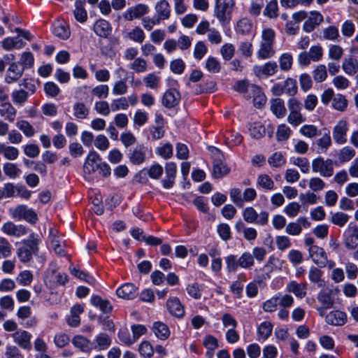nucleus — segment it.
Returning <instances> with one entry per match:
<instances>
[{
  "label": "nucleus",
  "instance_id": "f257e3e1",
  "mask_svg": "<svg viewBox=\"0 0 358 358\" xmlns=\"http://www.w3.org/2000/svg\"><path fill=\"white\" fill-rule=\"evenodd\" d=\"M41 238L38 234L31 233L29 237L21 241V245L17 249V256L23 263L29 262L33 255H36L39 250Z\"/></svg>",
  "mask_w": 358,
  "mask_h": 358
},
{
  "label": "nucleus",
  "instance_id": "f03ea898",
  "mask_svg": "<svg viewBox=\"0 0 358 358\" xmlns=\"http://www.w3.org/2000/svg\"><path fill=\"white\" fill-rule=\"evenodd\" d=\"M275 37V33L271 28L263 29L259 49L257 51V56L259 59H266L274 56L275 54L273 48Z\"/></svg>",
  "mask_w": 358,
  "mask_h": 358
},
{
  "label": "nucleus",
  "instance_id": "7ed1b4c3",
  "mask_svg": "<svg viewBox=\"0 0 358 358\" xmlns=\"http://www.w3.org/2000/svg\"><path fill=\"white\" fill-rule=\"evenodd\" d=\"M233 6V0L216 1L214 15L222 24H227L230 22Z\"/></svg>",
  "mask_w": 358,
  "mask_h": 358
},
{
  "label": "nucleus",
  "instance_id": "20e7f679",
  "mask_svg": "<svg viewBox=\"0 0 358 358\" xmlns=\"http://www.w3.org/2000/svg\"><path fill=\"white\" fill-rule=\"evenodd\" d=\"M289 115L287 117V122L294 125L298 126L305 121V118L301 113V103L295 98H291L287 102Z\"/></svg>",
  "mask_w": 358,
  "mask_h": 358
},
{
  "label": "nucleus",
  "instance_id": "39448f33",
  "mask_svg": "<svg viewBox=\"0 0 358 358\" xmlns=\"http://www.w3.org/2000/svg\"><path fill=\"white\" fill-rule=\"evenodd\" d=\"M312 169L315 173H319L322 176L329 178L334 174V164L330 159H324L317 157L312 162Z\"/></svg>",
  "mask_w": 358,
  "mask_h": 358
},
{
  "label": "nucleus",
  "instance_id": "423d86ee",
  "mask_svg": "<svg viewBox=\"0 0 358 358\" xmlns=\"http://www.w3.org/2000/svg\"><path fill=\"white\" fill-rule=\"evenodd\" d=\"M244 220L248 223H255L259 225H266L268 221V213L262 211L259 214L252 207H247L243 211Z\"/></svg>",
  "mask_w": 358,
  "mask_h": 358
},
{
  "label": "nucleus",
  "instance_id": "0eeeda50",
  "mask_svg": "<svg viewBox=\"0 0 358 358\" xmlns=\"http://www.w3.org/2000/svg\"><path fill=\"white\" fill-rule=\"evenodd\" d=\"M13 218L18 220H24L30 223H35L38 220L36 213L27 206L19 205L10 210Z\"/></svg>",
  "mask_w": 358,
  "mask_h": 358
},
{
  "label": "nucleus",
  "instance_id": "6e6552de",
  "mask_svg": "<svg viewBox=\"0 0 358 358\" xmlns=\"http://www.w3.org/2000/svg\"><path fill=\"white\" fill-rule=\"evenodd\" d=\"M349 131V123L341 120L334 125L332 129V136L336 143L343 145L347 142V134Z\"/></svg>",
  "mask_w": 358,
  "mask_h": 358
},
{
  "label": "nucleus",
  "instance_id": "1a4fd4ad",
  "mask_svg": "<svg viewBox=\"0 0 358 358\" xmlns=\"http://www.w3.org/2000/svg\"><path fill=\"white\" fill-rule=\"evenodd\" d=\"M29 229L22 224H15L11 221L4 223L1 227V231L9 236L20 238L29 233Z\"/></svg>",
  "mask_w": 358,
  "mask_h": 358
},
{
  "label": "nucleus",
  "instance_id": "9d476101",
  "mask_svg": "<svg viewBox=\"0 0 358 358\" xmlns=\"http://www.w3.org/2000/svg\"><path fill=\"white\" fill-rule=\"evenodd\" d=\"M278 71V66L275 62L269 61L263 66H255L254 73L259 78L273 76Z\"/></svg>",
  "mask_w": 358,
  "mask_h": 358
},
{
  "label": "nucleus",
  "instance_id": "9b49d317",
  "mask_svg": "<svg viewBox=\"0 0 358 358\" xmlns=\"http://www.w3.org/2000/svg\"><path fill=\"white\" fill-rule=\"evenodd\" d=\"M14 342L21 348L29 350L31 348V334L22 329L16 331L12 334Z\"/></svg>",
  "mask_w": 358,
  "mask_h": 358
},
{
  "label": "nucleus",
  "instance_id": "f8f14e48",
  "mask_svg": "<svg viewBox=\"0 0 358 358\" xmlns=\"http://www.w3.org/2000/svg\"><path fill=\"white\" fill-rule=\"evenodd\" d=\"M149 12V7L143 3H138L134 6L128 8L123 14V17L128 21H132L134 19L140 18Z\"/></svg>",
  "mask_w": 358,
  "mask_h": 358
},
{
  "label": "nucleus",
  "instance_id": "ddd939ff",
  "mask_svg": "<svg viewBox=\"0 0 358 358\" xmlns=\"http://www.w3.org/2000/svg\"><path fill=\"white\" fill-rule=\"evenodd\" d=\"M309 255L313 261L320 267H324L327 264V256L322 248L317 245L309 248Z\"/></svg>",
  "mask_w": 358,
  "mask_h": 358
},
{
  "label": "nucleus",
  "instance_id": "4468645a",
  "mask_svg": "<svg viewBox=\"0 0 358 358\" xmlns=\"http://www.w3.org/2000/svg\"><path fill=\"white\" fill-rule=\"evenodd\" d=\"M24 68L20 67L17 62H12L7 69L5 81L8 84L17 81L23 75Z\"/></svg>",
  "mask_w": 358,
  "mask_h": 358
},
{
  "label": "nucleus",
  "instance_id": "2eb2a0df",
  "mask_svg": "<svg viewBox=\"0 0 358 358\" xmlns=\"http://www.w3.org/2000/svg\"><path fill=\"white\" fill-rule=\"evenodd\" d=\"M101 161L100 155L95 151L92 150L87 155L83 166V171L85 174H92L96 171V165Z\"/></svg>",
  "mask_w": 358,
  "mask_h": 358
},
{
  "label": "nucleus",
  "instance_id": "dca6fc26",
  "mask_svg": "<svg viewBox=\"0 0 358 358\" xmlns=\"http://www.w3.org/2000/svg\"><path fill=\"white\" fill-rule=\"evenodd\" d=\"M327 324L333 326H342L347 321L345 313L340 310H333L329 312L325 317Z\"/></svg>",
  "mask_w": 358,
  "mask_h": 358
},
{
  "label": "nucleus",
  "instance_id": "f3484780",
  "mask_svg": "<svg viewBox=\"0 0 358 358\" xmlns=\"http://www.w3.org/2000/svg\"><path fill=\"white\" fill-rule=\"evenodd\" d=\"M323 21V16L317 11H311L310 17L305 21L303 29L306 32H311Z\"/></svg>",
  "mask_w": 358,
  "mask_h": 358
},
{
  "label": "nucleus",
  "instance_id": "a211bd4d",
  "mask_svg": "<svg viewBox=\"0 0 358 358\" xmlns=\"http://www.w3.org/2000/svg\"><path fill=\"white\" fill-rule=\"evenodd\" d=\"M53 34L62 40H66L69 38L71 31L66 22L64 21H56L52 27Z\"/></svg>",
  "mask_w": 358,
  "mask_h": 358
},
{
  "label": "nucleus",
  "instance_id": "6ab92c4d",
  "mask_svg": "<svg viewBox=\"0 0 358 358\" xmlns=\"http://www.w3.org/2000/svg\"><path fill=\"white\" fill-rule=\"evenodd\" d=\"M322 131H324L323 134L322 133V136L315 141L320 153H325L332 145L329 131L326 128L322 129Z\"/></svg>",
  "mask_w": 358,
  "mask_h": 358
},
{
  "label": "nucleus",
  "instance_id": "aec40b11",
  "mask_svg": "<svg viewBox=\"0 0 358 358\" xmlns=\"http://www.w3.org/2000/svg\"><path fill=\"white\" fill-rule=\"evenodd\" d=\"M165 171L166 176L162 182L164 188L169 189L172 187L174 184L177 171L176 164L171 162L166 163Z\"/></svg>",
  "mask_w": 358,
  "mask_h": 358
},
{
  "label": "nucleus",
  "instance_id": "412c9836",
  "mask_svg": "<svg viewBox=\"0 0 358 358\" xmlns=\"http://www.w3.org/2000/svg\"><path fill=\"white\" fill-rule=\"evenodd\" d=\"M145 148L143 145H137L129 153V161L135 165H139L145 159Z\"/></svg>",
  "mask_w": 358,
  "mask_h": 358
},
{
  "label": "nucleus",
  "instance_id": "4be33fe9",
  "mask_svg": "<svg viewBox=\"0 0 358 358\" xmlns=\"http://www.w3.org/2000/svg\"><path fill=\"white\" fill-rule=\"evenodd\" d=\"M342 69L348 76H354L358 72V60L354 56L344 58L342 62Z\"/></svg>",
  "mask_w": 358,
  "mask_h": 358
},
{
  "label": "nucleus",
  "instance_id": "5701e85b",
  "mask_svg": "<svg viewBox=\"0 0 358 358\" xmlns=\"http://www.w3.org/2000/svg\"><path fill=\"white\" fill-rule=\"evenodd\" d=\"M73 345L83 352H90L94 350V343L81 335H76L72 340Z\"/></svg>",
  "mask_w": 358,
  "mask_h": 358
},
{
  "label": "nucleus",
  "instance_id": "b1692460",
  "mask_svg": "<svg viewBox=\"0 0 358 358\" xmlns=\"http://www.w3.org/2000/svg\"><path fill=\"white\" fill-rule=\"evenodd\" d=\"M116 294L120 298L132 299L137 295V289L134 284L126 283L117 289Z\"/></svg>",
  "mask_w": 358,
  "mask_h": 358
},
{
  "label": "nucleus",
  "instance_id": "393cba45",
  "mask_svg": "<svg viewBox=\"0 0 358 358\" xmlns=\"http://www.w3.org/2000/svg\"><path fill=\"white\" fill-rule=\"evenodd\" d=\"M20 155L19 150L13 146L6 145L4 143H0V156L4 159L13 161L18 158Z\"/></svg>",
  "mask_w": 358,
  "mask_h": 358
},
{
  "label": "nucleus",
  "instance_id": "a878e982",
  "mask_svg": "<svg viewBox=\"0 0 358 358\" xmlns=\"http://www.w3.org/2000/svg\"><path fill=\"white\" fill-rule=\"evenodd\" d=\"M288 292L293 293L297 298L302 299L306 295L307 287L306 283H298L290 281L286 287Z\"/></svg>",
  "mask_w": 358,
  "mask_h": 358
},
{
  "label": "nucleus",
  "instance_id": "bb28decb",
  "mask_svg": "<svg viewBox=\"0 0 358 358\" xmlns=\"http://www.w3.org/2000/svg\"><path fill=\"white\" fill-rule=\"evenodd\" d=\"M179 96V92L175 88L170 89L167 90L162 98V103L163 105L168 108H171L178 105V96Z\"/></svg>",
  "mask_w": 358,
  "mask_h": 358
},
{
  "label": "nucleus",
  "instance_id": "cd10ccee",
  "mask_svg": "<svg viewBox=\"0 0 358 358\" xmlns=\"http://www.w3.org/2000/svg\"><path fill=\"white\" fill-rule=\"evenodd\" d=\"M50 241L51 245L55 252L59 256H65L66 252L64 246L61 244V240L57 236V231L55 229H51L49 235Z\"/></svg>",
  "mask_w": 358,
  "mask_h": 358
},
{
  "label": "nucleus",
  "instance_id": "c85d7f7f",
  "mask_svg": "<svg viewBox=\"0 0 358 358\" xmlns=\"http://www.w3.org/2000/svg\"><path fill=\"white\" fill-rule=\"evenodd\" d=\"M271 110L278 118H282L285 116L287 109L285 106L284 101L280 98L271 100Z\"/></svg>",
  "mask_w": 358,
  "mask_h": 358
},
{
  "label": "nucleus",
  "instance_id": "c756f323",
  "mask_svg": "<svg viewBox=\"0 0 358 358\" xmlns=\"http://www.w3.org/2000/svg\"><path fill=\"white\" fill-rule=\"evenodd\" d=\"M112 343L111 338L105 333L99 334L94 341V349L97 350H106Z\"/></svg>",
  "mask_w": 358,
  "mask_h": 358
},
{
  "label": "nucleus",
  "instance_id": "7c9ffc66",
  "mask_svg": "<svg viewBox=\"0 0 358 358\" xmlns=\"http://www.w3.org/2000/svg\"><path fill=\"white\" fill-rule=\"evenodd\" d=\"M84 308L80 304L74 305L71 309V315L67 320L71 327H78L80 323V315L83 312Z\"/></svg>",
  "mask_w": 358,
  "mask_h": 358
},
{
  "label": "nucleus",
  "instance_id": "2f4dec72",
  "mask_svg": "<svg viewBox=\"0 0 358 358\" xmlns=\"http://www.w3.org/2000/svg\"><path fill=\"white\" fill-rule=\"evenodd\" d=\"M348 233L349 235L345 241V247L350 250L355 249L358 245V227L350 226Z\"/></svg>",
  "mask_w": 358,
  "mask_h": 358
},
{
  "label": "nucleus",
  "instance_id": "473e14b6",
  "mask_svg": "<svg viewBox=\"0 0 358 358\" xmlns=\"http://www.w3.org/2000/svg\"><path fill=\"white\" fill-rule=\"evenodd\" d=\"M91 303L99 308L103 313H108L112 311L113 306L107 299H103L98 295H94L91 298Z\"/></svg>",
  "mask_w": 358,
  "mask_h": 358
},
{
  "label": "nucleus",
  "instance_id": "72a5a7b5",
  "mask_svg": "<svg viewBox=\"0 0 358 358\" xmlns=\"http://www.w3.org/2000/svg\"><path fill=\"white\" fill-rule=\"evenodd\" d=\"M17 111L15 108L11 105L10 103L5 102L1 105L0 108V115L1 117H4L5 120L9 122H13Z\"/></svg>",
  "mask_w": 358,
  "mask_h": 358
},
{
  "label": "nucleus",
  "instance_id": "f704fd0d",
  "mask_svg": "<svg viewBox=\"0 0 358 358\" xmlns=\"http://www.w3.org/2000/svg\"><path fill=\"white\" fill-rule=\"evenodd\" d=\"M73 116L76 119L84 120L88 117L90 108L83 102H76L73 106Z\"/></svg>",
  "mask_w": 358,
  "mask_h": 358
},
{
  "label": "nucleus",
  "instance_id": "c9c22d12",
  "mask_svg": "<svg viewBox=\"0 0 358 358\" xmlns=\"http://www.w3.org/2000/svg\"><path fill=\"white\" fill-rule=\"evenodd\" d=\"M24 45L25 43L22 40L18 39V38L7 37L1 41V45L6 51H10L15 48L20 49Z\"/></svg>",
  "mask_w": 358,
  "mask_h": 358
},
{
  "label": "nucleus",
  "instance_id": "e433bc0d",
  "mask_svg": "<svg viewBox=\"0 0 358 358\" xmlns=\"http://www.w3.org/2000/svg\"><path fill=\"white\" fill-rule=\"evenodd\" d=\"M152 329L155 336L161 340L168 338L170 335L169 327L161 322H155Z\"/></svg>",
  "mask_w": 358,
  "mask_h": 358
},
{
  "label": "nucleus",
  "instance_id": "4c0bfd02",
  "mask_svg": "<svg viewBox=\"0 0 358 358\" xmlns=\"http://www.w3.org/2000/svg\"><path fill=\"white\" fill-rule=\"evenodd\" d=\"M317 299L326 308H331L334 305V298L331 296V291L330 289H322L318 293Z\"/></svg>",
  "mask_w": 358,
  "mask_h": 358
},
{
  "label": "nucleus",
  "instance_id": "58836bf2",
  "mask_svg": "<svg viewBox=\"0 0 358 358\" xmlns=\"http://www.w3.org/2000/svg\"><path fill=\"white\" fill-rule=\"evenodd\" d=\"M110 30V24L105 20H99L94 25V32L101 37H106L109 34Z\"/></svg>",
  "mask_w": 358,
  "mask_h": 358
},
{
  "label": "nucleus",
  "instance_id": "ea45409f",
  "mask_svg": "<svg viewBox=\"0 0 358 358\" xmlns=\"http://www.w3.org/2000/svg\"><path fill=\"white\" fill-rule=\"evenodd\" d=\"M29 92L23 89L15 90L11 93L13 102L17 105L23 106L28 99Z\"/></svg>",
  "mask_w": 358,
  "mask_h": 358
},
{
  "label": "nucleus",
  "instance_id": "a19ab883",
  "mask_svg": "<svg viewBox=\"0 0 358 358\" xmlns=\"http://www.w3.org/2000/svg\"><path fill=\"white\" fill-rule=\"evenodd\" d=\"M278 62L280 70L287 72L292 67L293 56L289 52L282 53L278 58Z\"/></svg>",
  "mask_w": 358,
  "mask_h": 358
},
{
  "label": "nucleus",
  "instance_id": "79ce46f5",
  "mask_svg": "<svg viewBox=\"0 0 358 358\" xmlns=\"http://www.w3.org/2000/svg\"><path fill=\"white\" fill-rule=\"evenodd\" d=\"M272 331L273 324L271 322L265 321L262 322L257 327L259 340H266L271 335Z\"/></svg>",
  "mask_w": 358,
  "mask_h": 358
},
{
  "label": "nucleus",
  "instance_id": "37998d69",
  "mask_svg": "<svg viewBox=\"0 0 358 358\" xmlns=\"http://www.w3.org/2000/svg\"><path fill=\"white\" fill-rule=\"evenodd\" d=\"M155 10L157 13V17L161 20H165L169 17L170 6L167 1L162 0L155 6Z\"/></svg>",
  "mask_w": 358,
  "mask_h": 358
},
{
  "label": "nucleus",
  "instance_id": "c03bdc74",
  "mask_svg": "<svg viewBox=\"0 0 358 358\" xmlns=\"http://www.w3.org/2000/svg\"><path fill=\"white\" fill-rule=\"evenodd\" d=\"M263 14L264 16L273 19L278 16V4L277 0H270L266 5Z\"/></svg>",
  "mask_w": 358,
  "mask_h": 358
},
{
  "label": "nucleus",
  "instance_id": "a18cd8bd",
  "mask_svg": "<svg viewBox=\"0 0 358 358\" xmlns=\"http://www.w3.org/2000/svg\"><path fill=\"white\" fill-rule=\"evenodd\" d=\"M16 127L27 137L31 138L34 136L36 131L34 127L27 120H21L16 122Z\"/></svg>",
  "mask_w": 358,
  "mask_h": 358
},
{
  "label": "nucleus",
  "instance_id": "49530a36",
  "mask_svg": "<svg viewBox=\"0 0 358 358\" xmlns=\"http://www.w3.org/2000/svg\"><path fill=\"white\" fill-rule=\"evenodd\" d=\"M301 135L309 138H313L322 134V130H319L315 125L305 124L299 130Z\"/></svg>",
  "mask_w": 358,
  "mask_h": 358
},
{
  "label": "nucleus",
  "instance_id": "de8ad7c7",
  "mask_svg": "<svg viewBox=\"0 0 358 358\" xmlns=\"http://www.w3.org/2000/svg\"><path fill=\"white\" fill-rule=\"evenodd\" d=\"M257 185V186L268 191L274 189V182L267 174H261L258 176Z\"/></svg>",
  "mask_w": 358,
  "mask_h": 358
},
{
  "label": "nucleus",
  "instance_id": "09e8293b",
  "mask_svg": "<svg viewBox=\"0 0 358 358\" xmlns=\"http://www.w3.org/2000/svg\"><path fill=\"white\" fill-rule=\"evenodd\" d=\"M252 24L248 18H242L237 22L236 30L242 35L249 34L251 31Z\"/></svg>",
  "mask_w": 358,
  "mask_h": 358
},
{
  "label": "nucleus",
  "instance_id": "8fccbe9b",
  "mask_svg": "<svg viewBox=\"0 0 358 358\" xmlns=\"http://www.w3.org/2000/svg\"><path fill=\"white\" fill-rule=\"evenodd\" d=\"M313 78L317 83H322L327 78V67L324 64H320L312 72Z\"/></svg>",
  "mask_w": 358,
  "mask_h": 358
},
{
  "label": "nucleus",
  "instance_id": "3c124183",
  "mask_svg": "<svg viewBox=\"0 0 358 358\" xmlns=\"http://www.w3.org/2000/svg\"><path fill=\"white\" fill-rule=\"evenodd\" d=\"M76 8L74 10V16L76 20L83 23L87 20V13L83 7V3L80 1H77L75 3Z\"/></svg>",
  "mask_w": 358,
  "mask_h": 358
},
{
  "label": "nucleus",
  "instance_id": "603ef678",
  "mask_svg": "<svg viewBox=\"0 0 358 358\" xmlns=\"http://www.w3.org/2000/svg\"><path fill=\"white\" fill-rule=\"evenodd\" d=\"M250 136L257 139L262 138L265 134V127L261 122H254L249 128Z\"/></svg>",
  "mask_w": 358,
  "mask_h": 358
},
{
  "label": "nucleus",
  "instance_id": "864d4df0",
  "mask_svg": "<svg viewBox=\"0 0 358 358\" xmlns=\"http://www.w3.org/2000/svg\"><path fill=\"white\" fill-rule=\"evenodd\" d=\"M13 247L9 241L3 236H0V256L6 258L11 255Z\"/></svg>",
  "mask_w": 358,
  "mask_h": 358
},
{
  "label": "nucleus",
  "instance_id": "5fc2aeb1",
  "mask_svg": "<svg viewBox=\"0 0 358 358\" xmlns=\"http://www.w3.org/2000/svg\"><path fill=\"white\" fill-rule=\"evenodd\" d=\"M332 106L337 110L344 111L348 106V101L345 96L341 94L335 95L332 100Z\"/></svg>",
  "mask_w": 358,
  "mask_h": 358
},
{
  "label": "nucleus",
  "instance_id": "6e6d98bb",
  "mask_svg": "<svg viewBox=\"0 0 358 358\" xmlns=\"http://www.w3.org/2000/svg\"><path fill=\"white\" fill-rule=\"evenodd\" d=\"M130 69L137 73H144L148 69L147 62L141 57H137L130 64Z\"/></svg>",
  "mask_w": 358,
  "mask_h": 358
},
{
  "label": "nucleus",
  "instance_id": "4d7b16f0",
  "mask_svg": "<svg viewBox=\"0 0 358 358\" xmlns=\"http://www.w3.org/2000/svg\"><path fill=\"white\" fill-rule=\"evenodd\" d=\"M3 170L4 173L11 178H17L21 173L20 169L17 168V165L10 162L5 163L3 166Z\"/></svg>",
  "mask_w": 358,
  "mask_h": 358
},
{
  "label": "nucleus",
  "instance_id": "13d9d810",
  "mask_svg": "<svg viewBox=\"0 0 358 358\" xmlns=\"http://www.w3.org/2000/svg\"><path fill=\"white\" fill-rule=\"evenodd\" d=\"M349 217V215L344 213L336 212L331 213V221L333 224L341 227L348 222Z\"/></svg>",
  "mask_w": 358,
  "mask_h": 358
},
{
  "label": "nucleus",
  "instance_id": "bf43d9fd",
  "mask_svg": "<svg viewBox=\"0 0 358 358\" xmlns=\"http://www.w3.org/2000/svg\"><path fill=\"white\" fill-rule=\"evenodd\" d=\"M239 266L243 268H249L255 264L253 256L249 252H243L238 258Z\"/></svg>",
  "mask_w": 358,
  "mask_h": 358
},
{
  "label": "nucleus",
  "instance_id": "052dcab7",
  "mask_svg": "<svg viewBox=\"0 0 358 358\" xmlns=\"http://www.w3.org/2000/svg\"><path fill=\"white\" fill-rule=\"evenodd\" d=\"M245 281V275L243 274L238 275V280L234 281L230 287L233 294L237 295L238 297L241 296L243 289V282Z\"/></svg>",
  "mask_w": 358,
  "mask_h": 358
},
{
  "label": "nucleus",
  "instance_id": "680f3d73",
  "mask_svg": "<svg viewBox=\"0 0 358 358\" xmlns=\"http://www.w3.org/2000/svg\"><path fill=\"white\" fill-rule=\"evenodd\" d=\"M33 274L31 271L25 270L19 273L16 278L17 282L22 286H27L31 284L33 280Z\"/></svg>",
  "mask_w": 358,
  "mask_h": 358
},
{
  "label": "nucleus",
  "instance_id": "e2e57ef3",
  "mask_svg": "<svg viewBox=\"0 0 358 358\" xmlns=\"http://www.w3.org/2000/svg\"><path fill=\"white\" fill-rule=\"evenodd\" d=\"M143 82L147 87L155 90L159 87L160 78L152 73L143 78Z\"/></svg>",
  "mask_w": 358,
  "mask_h": 358
},
{
  "label": "nucleus",
  "instance_id": "0e129e2a",
  "mask_svg": "<svg viewBox=\"0 0 358 358\" xmlns=\"http://www.w3.org/2000/svg\"><path fill=\"white\" fill-rule=\"evenodd\" d=\"M229 172V169L224 162L220 164H213V176L215 178H219L227 175Z\"/></svg>",
  "mask_w": 358,
  "mask_h": 358
},
{
  "label": "nucleus",
  "instance_id": "69168bd1",
  "mask_svg": "<svg viewBox=\"0 0 358 358\" xmlns=\"http://www.w3.org/2000/svg\"><path fill=\"white\" fill-rule=\"evenodd\" d=\"M285 159L280 152L273 153L268 159V163L273 167H280L285 164Z\"/></svg>",
  "mask_w": 358,
  "mask_h": 358
},
{
  "label": "nucleus",
  "instance_id": "338daca9",
  "mask_svg": "<svg viewBox=\"0 0 358 358\" xmlns=\"http://www.w3.org/2000/svg\"><path fill=\"white\" fill-rule=\"evenodd\" d=\"M355 155V150L350 146L343 148L338 154V159L342 162L350 161Z\"/></svg>",
  "mask_w": 358,
  "mask_h": 358
},
{
  "label": "nucleus",
  "instance_id": "774afa93",
  "mask_svg": "<svg viewBox=\"0 0 358 358\" xmlns=\"http://www.w3.org/2000/svg\"><path fill=\"white\" fill-rule=\"evenodd\" d=\"M283 87L285 92L289 96H294L297 92L296 81L293 78H287L283 83Z\"/></svg>",
  "mask_w": 358,
  "mask_h": 358
}]
</instances>
